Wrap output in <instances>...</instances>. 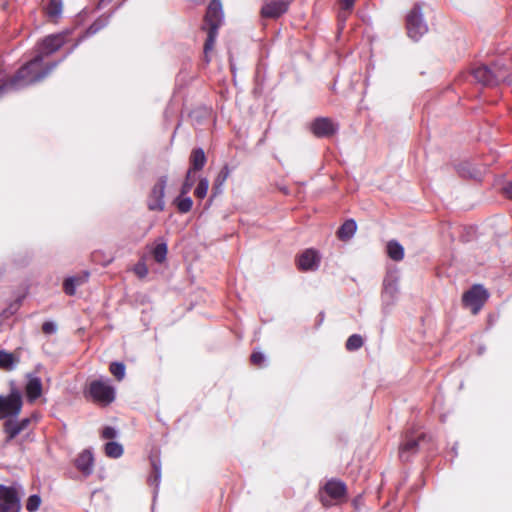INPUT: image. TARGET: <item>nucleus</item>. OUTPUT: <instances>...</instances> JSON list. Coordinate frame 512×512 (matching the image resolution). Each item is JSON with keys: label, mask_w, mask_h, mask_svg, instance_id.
<instances>
[{"label": "nucleus", "mask_w": 512, "mask_h": 512, "mask_svg": "<svg viewBox=\"0 0 512 512\" xmlns=\"http://www.w3.org/2000/svg\"><path fill=\"white\" fill-rule=\"evenodd\" d=\"M503 191L506 197L512 200V181L507 183V185L503 188Z\"/></svg>", "instance_id": "37998d69"}, {"label": "nucleus", "mask_w": 512, "mask_h": 512, "mask_svg": "<svg viewBox=\"0 0 512 512\" xmlns=\"http://www.w3.org/2000/svg\"><path fill=\"white\" fill-rule=\"evenodd\" d=\"M45 12L50 18H55L61 13V4L55 0H50L45 8Z\"/></svg>", "instance_id": "72a5a7b5"}, {"label": "nucleus", "mask_w": 512, "mask_h": 512, "mask_svg": "<svg viewBox=\"0 0 512 512\" xmlns=\"http://www.w3.org/2000/svg\"><path fill=\"white\" fill-rule=\"evenodd\" d=\"M58 65V62L44 63L40 56H34L30 61L21 66L14 76L0 85V97L7 87L19 88L35 84L45 79Z\"/></svg>", "instance_id": "f257e3e1"}, {"label": "nucleus", "mask_w": 512, "mask_h": 512, "mask_svg": "<svg viewBox=\"0 0 512 512\" xmlns=\"http://www.w3.org/2000/svg\"><path fill=\"white\" fill-rule=\"evenodd\" d=\"M81 40H82V38L78 39V40L73 44V46H72V48L70 49V51L68 52V54H69V53H71V52H72V51H73V50H74V49L79 45V43L81 42Z\"/></svg>", "instance_id": "c03bdc74"}, {"label": "nucleus", "mask_w": 512, "mask_h": 512, "mask_svg": "<svg viewBox=\"0 0 512 512\" xmlns=\"http://www.w3.org/2000/svg\"><path fill=\"white\" fill-rule=\"evenodd\" d=\"M167 252H168L167 244L160 243L154 247V249L152 251V255H153L154 260L157 263H163L166 260Z\"/></svg>", "instance_id": "bb28decb"}, {"label": "nucleus", "mask_w": 512, "mask_h": 512, "mask_svg": "<svg viewBox=\"0 0 512 512\" xmlns=\"http://www.w3.org/2000/svg\"><path fill=\"white\" fill-rule=\"evenodd\" d=\"M69 31H62L56 34H50L37 42L35 46V55L40 56V59H44L58 50H60L70 39Z\"/></svg>", "instance_id": "20e7f679"}, {"label": "nucleus", "mask_w": 512, "mask_h": 512, "mask_svg": "<svg viewBox=\"0 0 512 512\" xmlns=\"http://www.w3.org/2000/svg\"><path fill=\"white\" fill-rule=\"evenodd\" d=\"M491 68L493 72L505 73V80L507 79V69L505 68L504 64L496 61L492 64Z\"/></svg>", "instance_id": "a19ab883"}, {"label": "nucleus", "mask_w": 512, "mask_h": 512, "mask_svg": "<svg viewBox=\"0 0 512 512\" xmlns=\"http://www.w3.org/2000/svg\"><path fill=\"white\" fill-rule=\"evenodd\" d=\"M57 330L56 325L51 321H46L42 324V332L44 334L50 335L55 333Z\"/></svg>", "instance_id": "4c0bfd02"}, {"label": "nucleus", "mask_w": 512, "mask_h": 512, "mask_svg": "<svg viewBox=\"0 0 512 512\" xmlns=\"http://www.w3.org/2000/svg\"><path fill=\"white\" fill-rule=\"evenodd\" d=\"M94 459L90 451L85 450L79 454L75 460V466L85 475H89L93 470Z\"/></svg>", "instance_id": "a211bd4d"}, {"label": "nucleus", "mask_w": 512, "mask_h": 512, "mask_svg": "<svg viewBox=\"0 0 512 512\" xmlns=\"http://www.w3.org/2000/svg\"><path fill=\"white\" fill-rule=\"evenodd\" d=\"M173 204L176 206L179 213L185 214L191 211L193 200L180 193L179 196L174 199Z\"/></svg>", "instance_id": "b1692460"}, {"label": "nucleus", "mask_w": 512, "mask_h": 512, "mask_svg": "<svg viewBox=\"0 0 512 512\" xmlns=\"http://www.w3.org/2000/svg\"><path fill=\"white\" fill-rule=\"evenodd\" d=\"M223 23V9L220 0H212L204 15V24L201 29L207 32V39L204 43V54L208 57L209 52L214 49L218 29Z\"/></svg>", "instance_id": "f03ea898"}, {"label": "nucleus", "mask_w": 512, "mask_h": 512, "mask_svg": "<svg viewBox=\"0 0 512 512\" xmlns=\"http://www.w3.org/2000/svg\"><path fill=\"white\" fill-rule=\"evenodd\" d=\"M152 471L147 479V482L151 486L157 487L161 478V464L159 459L152 457L150 459Z\"/></svg>", "instance_id": "4be33fe9"}, {"label": "nucleus", "mask_w": 512, "mask_h": 512, "mask_svg": "<svg viewBox=\"0 0 512 512\" xmlns=\"http://www.w3.org/2000/svg\"><path fill=\"white\" fill-rule=\"evenodd\" d=\"M20 496L15 487L0 484V512H20Z\"/></svg>", "instance_id": "9b49d317"}, {"label": "nucleus", "mask_w": 512, "mask_h": 512, "mask_svg": "<svg viewBox=\"0 0 512 512\" xmlns=\"http://www.w3.org/2000/svg\"><path fill=\"white\" fill-rule=\"evenodd\" d=\"M488 297V291L482 285L475 284L464 292L462 303L464 307L471 310L472 314L476 315L482 309Z\"/></svg>", "instance_id": "9d476101"}, {"label": "nucleus", "mask_w": 512, "mask_h": 512, "mask_svg": "<svg viewBox=\"0 0 512 512\" xmlns=\"http://www.w3.org/2000/svg\"><path fill=\"white\" fill-rule=\"evenodd\" d=\"M338 129V125L328 117H318L310 124V130L317 138L332 137Z\"/></svg>", "instance_id": "4468645a"}, {"label": "nucleus", "mask_w": 512, "mask_h": 512, "mask_svg": "<svg viewBox=\"0 0 512 512\" xmlns=\"http://www.w3.org/2000/svg\"><path fill=\"white\" fill-rule=\"evenodd\" d=\"M103 439H114L116 437V430L111 426H106L101 433Z\"/></svg>", "instance_id": "58836bf2"}, {"label": "nucleus", "mask_w": 512, "mask_h": 512, "mask_svg": "<svg viewBox=\"0 0 512 512\" xmlns=\"http://www.w3.org/2000/svg\"><path fill=\"white\" fill-rule=\"evenodd\" d=\"M167 185V177L161 176L152 187L147 197V207L150 211H163L165 208V188Z\"/></svg>", "instance_id": "f8f14e48"}, {"label": "nucleus", "mask_w": 512, "mask_h": 512, "mask_svg": "<svg viewBox=\"0 0 512 512\" xmlns=\"http://www.w3.org/2000/svg\"><path fill=\"white\" fill-rule=\"evenodd\" d=\"M319 501L324 507L345 502L347 499V486L338 479L328 480L318 492Z\"/></svg>", "instance_id": "7ed1b4c3"}, {"label": "nucleus", "mask_w": 512, "mask_h": 512, "mask_svg": "<svg viewBox=\"0 0 512 512\" xmlns=\"http://www.w3.org/2000/svg\"><path fill=\"white\" fill-rule=\"evenodd\" d=\"M320 263L318 252L314 249H306L297 258V267L301 271L316 270Z\"/></svg>", "instance_id": "dca6fc26"}, {"label": "nucleus", "mask_w": 512, "mask_h": 512, "mask_svg": "<svg viewBox=\"0 0 512 512\" xmlns=\"http://www.w3.org/2000/svg\"><path fill=\"white\" fill-rule=\"evenodd\" d=\"M27 400L33 403L42 395V383L38 377L29 379L25 386Z\"/></svg>", "instance_id": "6ab92c4d"}, {"label": "nucleus", "mask_w": 512, "mask_h": 512, "mask_svg": "<svg viewBox=\"0 0 512 512\" xmlns=\"http://www.w3.org/2000/svg\"><path fill=\"white\" fill-rule=\"evenodd\" d=\"M356 0H339V18L345 20L351 13Z\"/></svg>", "instance_id": "c756f323"}, {"label": "nucleus", "mask_w": 512, "mask_h": 512, "mask_svg": "<svg viewBox=\"0 0 512 512\" xmlns=\"http://www.w3.org/2000/svg\"><path fill=\"white\" fill-rule=\"evenodd\" d=\"M123 447L117 442H108L105 445V454L110 458H119L123 454Z\"/></svg>", "instance_id": "a878e982"}, {"label": "nucleus", "mask_w": 512, "mask_h": 512, "mask_svg": "<svg viewBox=\"0 0 512 512\" xmlns=\"http://www.w3.org/2000/svg\"><path fill=\"white\" fill-rule=\"evenodd\" d=\"M37 421L38 416L35 413L22 419H18L17 417L6 419L2 424V429L5 434L4 442L6 444L12 443L21 433L32 429L31 426L35 425Z\"/></svg>", "instance_id": "39448f33"}, {"label": "nucleus", "mask_w": 512, "mask_h": 512, "mask_svg": "<svg viewBox=\"0 0 512 512\" xmlns=\"http://www.w3.org/2000/svg\"><path fill=\"white\" fill-rule=\"evenodd\" d=\"M209 189V180L206 177L200 178L194 190V195L198 199H204Z\"/></svg>", "instance_id": "cd10ccee"}, {"label": "nucleus", "mask_w": 512, "mask_h": 512, "mask_svg": "<svg viewBox=\"0 0 512 512\" xmlns=\"http://www.w3.org/2000/svg\"><path fill=\"white\" fill-rule=\"evenodd\" d=\"M230 170L227 165H225L220 172L218 173L216 179L214 180L212 191L213 197L217 196L222 191V186L229 177Z\"/></svg>", "instance_id": "5701e85b"}, {"label": "nucleus", "mask_w": 512, "mask_h": 512, "mask_svg": "<svg viewBox=\"0 0 512 512\" xmlns=\"http://www.w3.org/2000/svg\"><path fill=\"white\" fill-rule=\"evenodd\" d=\"M363 343L364 342H363V338L361 337V335L353 334L347 339V341L345 343V348L348 351H356L363 346Z\"/></svg>", "instance_id": "c85d7f7f"}, {"label": "nucleus", "mask_w": 512, "mask_h": 512, "mask_svg": "<svg viewBox=\"0 0 512 512\" xmlns=\"http://www.w3.org/2000/svg\"><path fill=\"white\" fill-rule=\"evenodd\" d=\"M22 407V395L17 389H13L7 396L0 395V419L18 417Z\"/></svg>", "instance_id": "1a4fd4ad"}, {"label": "nucleus", "mask_w": 512, "mask_h": 512, "mask_svg": "<svg viewBox=\"0 0 512 512\" xmlns=\"http://www.w3.org/2000/svg\"><path fill=\"white\" fill-rule=\"evenodd\" d=\"M425 440L426 435L421 431H406L399 446V459L402 462L410 461Z\"/></svg>", "instance_id": "0eeeda50"}, {"label": "nucleus", "mask_w": 512, "mask_h": 512, "mask_svg": "<svg viewBox=\"0 0 512 512\" xmlns=\"http://www.w3.org/2000/svg\"><path fill=\"white\" fill-rule=\"evenodd\" d=\"M135 273L140 277L144 278L148 274V268L144 263H138L135 266Z\"/></svg>", "instance_id": "ea45409f"}, {"label": "nucleus", "mask_w": 512, "mask_h": 512, "mask_svg": "<svg viewBox=\"0 0 512 512\" xmlns=\"http://www.w3.org/2000/svg\"><path fill=\"white\" fill-rule=\"evenodd\" d=\"M406 29L408 36L418 41L428 31V27L423 20L422 7L420 4L415 6L408 12L406 16Z\"/></svg>", "instance_id": "6e6552de"}, {"label": "nucleus", "mask_w": 512, "mask_h": 512, "mask_svg": "<svg viewBox=\"0 0 512 512\" xmlns=\"http://www.w3.org/2000/svg\"><path fill=\"white\" fill-rule=\"evenodd\" d=\"M264 360H265L264 355L259 351H253V353L250 356L251 364L256 367H261L264 363Z\"/></svg>", "instance_id": "e433bc0d"}, {"label": "nucleus", "mask_w": 512, "mask_h": 512, "mask_svg": "<svg viewBox=\"0 0 512 512\" xmlns=\"http://www.w3.org/2000/svg\"><path fill=\"white\" fill-rule=\"evenodd\" d=\"M387 254L394 261H401L404 258V248L396 240H391L387 243Z\"/></svg>", "instance_id": "412c9836"}, {"label": "nucleus", "mask_w": 512, "mask_h": 512, "mask_svg": "<svg viewBox=\"0 0 512 512\" xmlns=\"http://www.w3.org/2000/svg\"><path fill=\"white\" fill-rule=\"evenodd\" d=\"M194 173L195 172L187 170V173L185 175V179H184L183 184H182V186L180 188L181 195H187L190 192L191 188L193 187L194 182H195Z\"/></svg>", "instance_id": "7c9ffc66"}, {"label": "nucleus", "mask_w": 512, "mask_h": 512, "mask_svg": "<svg viewBox=\"0 0 512 512\" xmlns=\"http://www.w3.org/2000/svg\"><path fill=\"white\" fill-rule=\"evenodd\" d=\"M289 2L285 0H271L265 3L261 8V16L263 18L275 19L287 12Z\"/></svg>", "instance_id": "2eb2a0df"}, {"label": "nucleus", "mask_w": 512, "mask_h": 512, "mask_svg": "<svg viewBox=\"0 0 512 512\" xmlns=\"http://www.w3.org/2000/svg\"><path fill=\"white\" fill-rule=\"evenodd\" d=\"M108 21L106 18H99L96 21H94L89 28L86 30V35H94L98 33L100 30H102L106 25Z\"/></svg>", "instance_id": "473e14b6"}, {"label": "nucleus", "mask_w": 512, "mask_h": 512, "mask_svg": "<svg viewBox=\"0 0 512 512\" xmlns=\"http://www.w3.org/2000/svg\"><path fill=\"white\" fill-rule=\"evenodd\" d=\"M473 78L485 85L495 86L505 80V73L493 72L491 66L481 65L473 69Z\"/></svg>", "instance_id": "ddd939ff"}, {"label": "nucleus", "mask_w": 512, "mask_h": 512, "mask_svg": "<svg viewBox=\"0 0 512 512\" xmlns=\"http://www.w3.org/2000/svg\"><path fill=\"white\" fill-rule=\"evenodd\" d=\"M76 287L75 279L67 278L64 280L63 290L67 295L73 296L76 292Z\"/></svg>", "instance_id": "c9c22d12"}, {"label": "nucleus", "mask_w": 512, "mask_h": 512, "mask_svg": "<svg viewBox=\"0 0 512 512\" xmlns=\"http://www.w3.org/2000/svg\"><path fill=\"white\" fill-rule=\"evenodd\" d=\"M109 371L118 381H121L125 376V365L121 362H112Z\"/></svg>", "instance_id": "2f4dec72"}, {"label": "nucleus", "mask_w": 512, "mask_h": 512, "mask_svg": "<svg viewBox=\"0 0 512 512\" xmlns=\"http://www.w3.org/2000/svg\"><path fill=\"white\" fill-rule=\"evenodd\" d=\"M88 277H89V273L85 272L83 275L69 277V278L70 279H75L76 286H80V285L84 284L88 280Z\"/></svg>", "instance_id": "79ce46f5"}, {"label": "nucleus", "mask_w": 512, "mask_h": 512, "mask_svg": "<svg viewBox=\"0 0 512 512\" xmlns=\"http://www.w3.org/2000/svg\"><path fill=\"white\" fill-rule=\"evenodd\" d=\"M357 230V224L353 219L346 220L338 229L337 237L341 241L350 240Z\"/></svg>", "instance_id": "aec40b11"}, {"label": "nucleus", "mask_w": 512, "mask_h": 512, "mask_svg": "<svg viewBox=\"0 0 512 512\" xmlns=\"http://www.w3.org/2000/svg\"><path fill=\"white\" fill-rule=\"evenodd\" d=\"M85 396L94 403L108 406L115 400V389L103 380H93L89 383Z\"/></svg>", "instance_id": "423d86ee"}, {"label": "nucleus", "mask_w": 512, "mask_h": 512, "mask_svg": "<svg viewBox=\"0 0 512 512\" xmlns=\"http://www.w3.org/2000/svg\"><path fill=\"white\" fill-rule=\"evenodd\" d=\"M207 157L202 148H194L189 156V169L192 172L201 171L206 165Z\"/></svg>", "instance_id": "f3484780"}, {"label": "nucleus", "mask_w": 512, "mask_h": 512, "mask_svg": "<svg viewBox=\"0 0 512 512\" xmlns=\"http://www.w3.org/2000/svg\"><path fill=\"white\" fill-rule=\"evenodd\" d=\"M18 360L12 353L0 350V369L10 371L14 368Z\"/></svg>", "instance_id": "393cba45"}, {"label": "nucleus", "mask_w": 512, "mask_h": 512, "mask_svg": "<svg viewBox=\"0 0 512 512\" xmlns=\"http://www.w3.org/2000/svg\"><path fill=\"white\" fill-rule=\"evenodd\" d=\"M41 504V498L38 495H31L27 499L26 509L29 512H35L39 509Z\"/></svg>", "instance_id": "f704fd0d"}]
</instances>
